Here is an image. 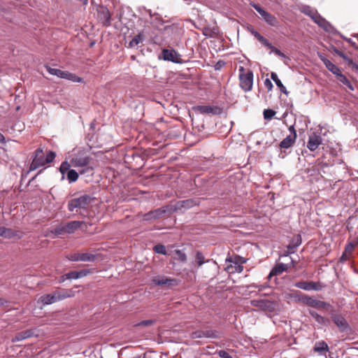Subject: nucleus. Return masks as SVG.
Listing matches in <instances>:
<instances>
[{"label": "nucleus", "mask_w": 358, "mask_h": 358, "mask_svg": "<svg viewBox=\"0 0 358 358\" xmlns=\"http://www.w3.org/2000/svg\"><path fill=\"white\" fill-rule=\"evenodd\" d=\"M94 200V198L89 194H82L69 199L67 203V209L71 213L86 212Z\"/></svg>", "instance_id": "f257e3e1"}, {"label": "nucleus", "mask_w": 358, "mask_h": 358, "mask_svg": "<svg viewBox=\"0 0 358 358\" xmlns=\"http://www.w3.org/2000/svg\"><path fill=\"white\" fill-rule=\"evenodd\" d=\"M76 292L71 289H60L46 294V305L52 304L67 298H71L75 296Z\"/></svg>", "instance_id": "f03ea898"}, {"label": "nucleus", "mask_w": 358, "mask_h": 358, "mask_svg": "<svg viewBox=\"0 0 358 358\" xmlns=\"http://www.w3.org/2000/svg\"><path fill=\"white\" fill-rule=\"evenodd\" d=\"M91 157L89 156H74L73 157L69 164L75 168H83L80 171V174L92 173L93 169L90 166Z\"/></svg>", "instance_id": "7ed1b4c3"}, {"label": "nucleus", "mask_w": 358, "mask_h": 358, "mask_svg": "<svg viewBox=\"0 0 358 358\" xmlns=\"http://www.w3.org/2000/svg\"><path fill=\"white\" fill-rule=\"evenodd\" d=\"M331 320L341 332H349L351 327L346 320L345 316L333 308L329 313Z\"/></svg>", "instance_id": "20e7f679"}, {"label": "nucleus", "mask_w": 358, "mask_h": 358, "mask_svg": "<svg viewBox=\"0 0 358 358\" xmlns=\"http://www.w3.org/2000/svg\"><path fill=\"white\" fill-rule=\"evenodd\" d=\"M46 71L51 75L55 76L57 78L65 79L73 83H84L83 78L76 76L75 73H71L68 71H62L59 69L51 68L46 66Z\"/></svg>", "instance_id": "39448f33"}, {"label": "nucleus", "mask_w": 358, "mask_h": 358, "mask_svg": "<svg viewBox=\"0 0 358 358\" xmlns=\"http://www.w3.org/2000/svg\"><path fill=\"white\" fill-rule=\"evenodd\" d=\"M239 79L240 87L244 92H250L252 90L253 85V72L251 70H248L245 73L243 66L239 67Z\"/></svg>", "instance_id": "423d86ee"}, {"label": "nucleus", "mask_w": 358, "mask_h": 358, "mask_svg": "<svg viewBox=\"0 0 358 358\" xmlns=\"http://www.w3.org/2000/svg\"><path fill=\"white\" fill-rule=\"evenodd\" d=\"M250 6L259 14L262 19L264 20L268 25L273 27H278L279 22L273 15L265 10L259 4H257L253 1L250 2Z\"/></svg>", "instance_id": "0eeeda50"}, {"label": "nucleus", "mask_w": 358, "mask_h": 358, "mask_svg": "<svg viewBox=\"0 0 358 358\" xmlns=\"http://www.w3.org/2000/svg\"><path fill=\"white\" fill-rule=\"evenodd\" d=\"M71 165L67 161L62 163L59 167V171L62 175V178L66 176L69 183L76 182L78 178V173L74 169H71Z\"/></svg>", "instance_id": "6e6552de"}, {"label": "nucleus", "mask_w": 358, "mask_h": 358, "mask_svg": "<svg viewBox=\"0 0 358 358\" xmlns=\"http://www.w3.org/2000/svg\"><path fill=\"white\" fill-rule=\"evenodd\" d=\"M122 24H123L128 29L133 26L134 18H136L135 14L129 8L122 10L116 16Z\"/></svg>", "instance_id": "1a4fd4ad"}, {"label": "nucleus", "mask_w": 358, "mask_h": 358, "mask_svg": "<svg viewBox=\"0 0 358 358\" xmlns=\"http://www.w3.org/2000/svg\"><path fill=\"white\" fill-rule=\"evenodd\" d=\"M251 306L262 310L273 312L276 308V302L268 299H253L250 301Z\"/></svg>", "instance_id": "9d476101"}, {"label": "nucleus", "mask_w": 358, "mask_h": 358, "mask_svg": "<svg viewBox=\"0 0 358 358\" xmlns=\"http://www.w3.org/2000/svg\"><path fill=\"white\" fill-rule=\"evenodd\" d=\"M159 59H163L164 61L171 62L176 64H182L183 62L180 58V54L174 49H163L161 55L159 56Z\"/></svg>", "instance_id": "9b49d317"}, {"label": "nucleus", "mask_w": 358, "mask_h": 358, "mask_svg": "<svg viewBox=\"0 0 358 358\" xmlns=\"http://www.w3.org/2000/svg\"><path fill=\"white\" fill-rule=\"evenodd\" d=\"M318 27L324 29L325 31L336 34H339L336 29L320 13H318L313 20Z\"/></svg>", "instance_id": "f8f14e48"}, {"label": "nucleus", "mask_w": 358, "mask_h": 358, "mask_svg": "<svg viewBox=\"0 0 358 358\" xmlns=\"http://www.w3.org/2000/svg\"><path fill=\"white\" fill-rule=\"evenodd\" d=\"M295 287L303 289L305 291H320L322 289L324 286L321 284L320 282H314V281H298L294 284Z\"/></svg>", "instance_id": "ddd939ff"}, {"label": "nucleus", "mask_w": 358, "mask_h": 358, "mask_svg": "<svg viewBox=\"0 0 358 358\" xmlns=\"http://www.w3.org/2000/svg\"><path fill=\"white\" fill-rule=\"evenodd\" d=\"M90 273L89 269H82L80 271H72L61 275L59 280L60 283L64 282L66 280H77L87 276Z\"/></svg>", "instance_id": "4468645a"}, {"label": "nucleus", "mask_w": 358, "mask_h": 358, "mask_svg": "<svg viewBox=\"0 0 358 358\" xmlns=\"http://www.w3.org/2000/svg\"><path fill=\"white\" fill-rule=\"evenodd\" d=\"M97 15L99 20L105 27L111 25V14L108 8L105 6H101L97 8Z\"/></svg>", "instance_id": "2eb2a0df"}, {"label": "nucleus", "mask_w": 358, "mask_h": 358, "mask_svg": "<svg viewBox=\"0 0 358 358\" xmlns=\"http://www.w3.org/2000/svg\"><path fill=\"white\" fill-rule=\"evenodd\" d=\"M192 338H220V333L216 330L206 329V330H196L191 334Z\"/></svg>", "instance_id": "dca6fc26"}, {"label": "nucleus", "mask_w": 358, "mask_h": 358, "mask_svg": "<svg viewBox=\"0 0 358 358\" xmlns=\"http://www.w3.org/2000/svg\"><path fill=\"white\" fill-rule=\"evenodd\" d=\"M200 203L199 198H192L186 200L179 201L174 206L175 210H187Z\"/></svg>", "instance_id": "f3484780"}, {"label": "nucleus", "mask_w": 358, "mask_h": 358, "mask_svg": "<svg viewBox=\"0 0 358 358\" xmlns=\"http://www.w3.org/2000/svg\"><path fill=\"white\" fill-rule=\"evenodd\" d=\"M294 297L295 299V301L301 302V303H302L308 306L312 307V308H314L315 301L317 300L314 297L309 296H308L305 294H303L300 292H298V291L295 293Z\"/></svg>", "instance_id": "a211bd4d"}, {"label": "nucleus", "mask_w": 358, "mask_h": 358, "mask_svg": "<svg viewBox=\"0 0 358 358\" xmlns=\"http://www.w3.org/2000/svg\"><path fill=\"white\" fill-rule=\"evenodd\" d=\"M152 282L158 286H176L178 285V281L176 278H167L166 276H157L152 279Z\"/></svg>", "instance_id": "6ab92c4d"}, {"label": "nucleus", "mask_w": 358, "mask_h": 358, "mask_svg": "<svg viewBox=\"0 0 358 358\" xmlns=\"http://www.w3.org/2000/svg\"><path fill=\"white\" fill-rule=\"evenodd\" d=\"M145 29L138 31V34L129 42L126 47L128 48H134L138 46L139 43H143L145 39Z\"/></svg>", "instance_id": "aec40b11"}, {"label": "nucleus", "mask_w": 358, "mask_h": 358, "mask_svg": "<svg viewBox=\"0 0 358 358\" xmlns=\"http://www.w3.org/2000/svg\"><path fill=\"white\" fill-rule=\"evenodd\" d=\"M22 236V233L19 231H14L11 229L4 227H0V237L6 238H17L19 239Z\"/></svg>", "instance_id": "412c9836"}, {"label": "nucleus", "mask_w": 358, "mask_h": 358, "mask_svg": "<svg viewBox=\"0 0 358 358\" xmlns=\"http://www.w3.org/2000/svg\"><path fill=\"white\" fill-rule=\"evenodd\" d=\"M45 165V158L43 156V150L38 149L36 150V157L33 159L31 165L30 170L34 171L40 166Z\"/></svg>", "instance_id": "4be33fe9"}, {"label": "nucleus", "mask_w": 358, "mask_h": 358, "mask_svg": "<svg viewBox=\"0 0 358 358\" xmlns=\"http://www.w3.org/2000/svg\"><path fill=\"white\" fill-rule=\"evenodd\" d=\"M313 350L320 356H326L329 351V347L325 341H319L315 342Z\"/></svg>", "instance_id": "5701e85b"}, {"label": "nucleus", "mask_w": 358, "mask_h": 358, "mask_svg": "<svg viewBox=\"0 0 358 358\" xmlns=\"http://www.w3.org/2000/svg\"><path fill=\"white\" fill-rule=\"evenodd\" d=\"M322 137L319 135H316L315 134H313L310 135L308 138V142H307V148L310 151H315L319 145L322 143Z\"/></svg>", "instance_id": "b1692460"}, {"label": "nucleus", "mask_w": 358, "mask_h": 358, "mask_svg": "<svg viewBox=\"0 0 358 358\" xmlns=\"http://www.w3.org/2000/svg\"><path fill=\"white\" fill-rule=\"evenodd\" d=\"M301 243L302 238L300 234L294 236L287 247V252L288 254L294 253L295 250L301 244Z\"/></svg>", "instance_id": "393cba45"}, {"label": "nucleus", "mask_w": 358, "mask_h": 358, "mask_svg": "<svg viewBox=\"0 0 358 358\" xmlns=\"http://www.w3.org/2000/svg\"><path fill=\"white\" fill-rule=\"evenodd\" d=\"M310 315L315 320V321L318 323L319 324L327 327L330 324V320L327 317H325L319 313H317L316 311L310 310H309Z\"/></svg>", "instance_id": "a878e982"}, {"label": "nucleus", "mask_w": 358, "mask_h": 358, "mask_svg": "<svg viewBox=\"0 0 358 358\" xmlns=\"http://www.w3.org/2000/svg\"><path fill=\"white\" fill-rule=\"evenodd\" d=\"M299 10L301 13L308 16L312 20L319 13L316 8L308 5H301L299 6Z\"/></svg>", "instance_id": "bb28decb"}, {"label": "nucleus", "mask_w": 358, "mask_h": 358, "mask_svg": "<svg viewBox=\"0 0 358 358\" xmlns=\"http://www.w3.org/2000/svg\"><path fill=\"white\" fill-rule=\"evenodd\" d=\"M296 139V134L288 135L282 141H280V143H279V148L281 150V152H282V150L291 148L295 143Z\"/></svg>", "instance_id": "cd10ccee"}, {"label": "nucleus", "mask_w": 358, "mask_h": 358, "mask_svg": "<svg viewBox=\"0 0 358 358\" xmlns=\"http://www.w3.org/2000/svg\"><path fill=\"white\" fill-rule=\"evenodd\" d=\"M288 268L287 264L283 263L277 264L270 271L268 278H271L274 275H278L287 271Z\"/></svg>", "instance_id": "c85d7f7f"}, {"label": "nucleus", "mask_w": 358, "mask_h": 358, "mask_svg": "<svg viewBox=\"0 0 358 358\" xmlns=\"http://www.w3.org/2000/svg\"><path fill=\"white\" fill-rule=\"evenodd\" d=\"M198 111L202 114H217L220 108L215 106H199L197 107Z\"/></svg>", "instance_id": "c756f323"}, {"label": "nucleus", "mask_w": 358, "mask_h": 358, "mask_svg": "<svg viewBox=\"0 0 358 358\" xmlns=\"http://www.w3.org/2000/svg\"><path fill=\"white\" fill-rule=\"evenodd\" d=\"M81 226V222L80 221H71L66 223L64 227L66 233L71 234L76 231V229L80 228Z\"/></svg>", "instance_id": "7c9ffc66"}, {"label": "nucleus", "mask_w": 358, "mask_h": 358, "mask_svg": "<svg viewBox=\"0 0 358 358\" xmlns=\"http://www.w3.org/2000/svg\"><path fill=\"white\" fill-rule=\"evenodd\" d=\"M169 209V206H162L161 208H159L155 209L153 210H150V211H151V214L152 215L153 219L157 220V219L162 217L167 213Z\"/></svg>", "instance_id": "2f4dec72"}, {"label": "nucleus", "mask_w": 358, "mask_h": 358, "mask_svg": "<svg viewBox=\"0 0 358 358\" xmlns=\"http://www.w3.org/2000/svg\"><path fill=\"white\" fill-rule=\"evenodd\" d=\"M271 78L274 81L276 86L280 89V92L283 94H287L288 92L281 80L278 78L276 73L272 72L271 73Z\"/></svg>", "instance_id": "473e14b6"}, {"label": "nucleus", "mask_w": 358, "mask_h": 358, "mask_svg": "<svg viewBox=\"0 0 358 358\" xmlns=\"http://www.w3.org/2000/svg\"><path fill=\"white\" fill-rule=\"evenodd\" d=\"M213 262V259H206L203 253L199 251V250H197L196 252V255H195V262L197 264V268H199L200 266H201L203 264H204L205 263H208V262Z\"/></svg>", "instance_id": "72a5a7b5"}, {"label": "nucleus", "mask_w": 358, "mask_h": 358, "mask_svg": "<svg viewBox=\"0 0 358 358\" xmlns=\"http://www.w3.org/2000/svg\"><path fill=\"white\" fill-rule=\"evenodd\" d=\"M32 336L31 331H24L17 334L13 338L12 342L15 343L28 338Z\"/></svg>", "instance_id": "f704fd0d"}, {"label": "nucleus", "mask_w": 358, "mask_h": 358, "mask_svg": "<svg viewBox=\"0 0 358 358\" xmlns=\"http://www.w3.org/2000/svg\"><path fill=\"white\" fill-rule=\"evenodd\" d=\"M336 77L338 80L345 85L350 90L354 91L355 88L352 83L341 72Z\"/></svg>", "instance_id": "c9c22d12"}, {"label": "nucleus", "mask_w": 358, "mask_h": 358, "mask_svg": "<svg viewBox=\"0 0 358 358\" xmlns=\"http://www.w3.org/2000/svg\"><path fill=\"white\" fill-rule=\"evenodd\" d=\"M314 308L318 309H327V310H332L334 308L333 306L330 303L320 300H316Z\"/></svg>", "instance_id": "e433bc0d"}, {"label": "nucleus", "mask_w": 358, "mask_h": 358, "mask_svg": "<svg viewBox=\"0 0 358 358\" xmlns=\"http://www.w3.org/2000/svg\"><path fill=\"white\" fill-rule=\"evenodd\" d=\"M174 257L173 258L176 260H178L181 262H185L187 260V256L185 253L181 250L177 249L174 250Z\"/></svg>", "instance_id": "4c0bfd02"}, {"label": "nucleus", "mask_w": 358, "mask_h": 358, "mask_svg": "<svg viewBox=\"0 0 358 358\" xmlns=\"http://www.w3.org/2000/svg\"><path fill=\"white\" fill-rule=\"evenodd\" d=\"M96 256L91 253H80V262H93L96 260Z\"/></svg>", "instance_id": "58836bf2"}, {"label": "nucleus", "mask_w": 358, "mask_h": 358, "mask_svg": "<svg viewBox=\"0 0 358 358\" xmlns=\"http://www.w3.org/2000/svg\"><path fill=\"white\" fill-rule=\"evenodd\" d=\"M50 233L55 234V236H61L66 233L65 227L59 225L54 230H52L48 233L46 231V236H49Z\"/></svg>", "instance_id": "ea45409f"}, {"label": "nucleus", "mask_w": 358, "mask_h": 358, "mask_svg": "<svg viewBox=\"0 0 358 358\" xmlns=\"http://www.w3.org/2000/svg\"><path fill=\"white\" fill-rule=\"evenodd\" d=\"M345 62H348L349 66L354 69L356 72H358V64L352 61L347 55L344 53L342 57Z\"/></svg>", "instance_id": "a19ab883"}, {"label": "nucleus", "mask_w": 358, "mask_h": 358, "mask_svg": "<svg viewBox=\"0 0 358 358\" xmlns=\"http://www.w3.org/2000/svg\"><path fill=\"white\" fill-rule=\"evenodd\" d=\"M345 62H348L349 66L354 69L356 72H358V64L352 61L347 55L344 53L342 57Z\"/></svg>", "instance_id": "79ce46f5"}, {"label": "nucleus", "mask_w": 358, "mask_h": 358, "mask_svg": "<svg viewBox=\"0 0 358 358\" xmlns=\"http://www.w3.org/2000/svg\"><path fill=\"white\" fill-rule=\"evenodd\" d=\"M153 250L157 254H161L163 255H166V247L162 244H157L153 247Z\"/></svg>", "instance_id": "37998d69"}, {"label": "nucleus", "mask_w": 358, "mask_h": 358, "mask_svg": "<svg viewBox=\"0 0 358 358\" xmlns=\"http://www.w3.org/2000/svg\"><path fill=\"white\" fill-rule=\"evenodd\" d=\"M330 72L337 76L341 72V69L336 65L331 62L328 63V66L326 67Z\"/></svg>", "instance_id": "c03bdc74"}, {"label": "nucleus", "mask_w": 358, "mask_h": 358, "mask_svg": "<svg viewBox=\"0 0 358 358\" xmlns=\"http://www.w3.org/2000/svg\"><path fill=\"white\" fill-rule=\"evenodd\" d=\"M275 111H274L273 109H265L263 113L264 118L267 120H271L275 115Z\"/></svg>", "instance_id": "a18cd8bd"}, {"label": "nucleus", "mask_w": 358, "mask_h": 358, "mask_svg": "<svg viewBox=\"0 0 358 358\" xmlns=\"http://www.w3.org/2000/svg\"><path fill=\"white\" fill-rule=\"evenodd\" d=\"M56 157V153L53 151L46 152V165L53 162Z\"/></svg>", "instance_id": "49530a36"}, {"label": "nucleus", "mask_w": 358, "mask_h": 358, "mask_svg": "<svg viewBox=\"0 0 358 358\" xmlns=\"http://www.w3.org/2000/svg\"><path fill=\"white\" fill-rule=\"evenodd\" d=\"M155 322V321L153 320H143L140 322H138V323L135 324L134 326L136 327H139V326L147 327V326H151V325L154 324Z\"/></svg>", "instance_id": "de8ad7c7"}, {"label": "nucleus", "mask_w": 358, "mask_h": 358, "mask_svg": "<svg viewBox=\"0 0 358 358\" xmlns=\"http://www.w3.org/2000/svg\"><path fill=\"white\" fill-rule=\"evenodd\" d=\"M357 246V243L354 242L348 243L345 247V252L347 253H352Z\"/></svg>", "instance_id": "09e8293b"}, {"label": "nucleus", "mask_w": 358, "mask_h": 358, "mask_svg": "<svg viewBox=\"0 0 358 358\" xmlns=\"http://www.w3.org/2000/svg\"><path fill=\"white\" fill-rule=\"evenodd\" d=\"M80 253L78 252L71 254L68 257V259L71 262H79L80 261Z\"/></svg>", "instance_id": "8fccbe9b"}, {"label": "nucleus", "mask_w": 358, "mask_h": 358, "mask_svg": "<svg viewBox=\"0 0 358 358\" xmlns=\"http://www.w3.org/2000/svg\"><path fill=\"white\" fill-rule=\"evenodd\" d=\"M217 355L220 358H233L227 351L220 350L217 352Z\"/></svg>", "instance_id": "3c124183"}, {"label": "nucleus", "mask_w": 358, "mask_h": 358, "mask_svg": "<svg viewBox=\"0 0 358 358\" xmlns=\"http://www.w3.org/2000/svg\"><path fill=\"white\" fill-rule=\"evenodd\" d=\"M143 219L145 221H150V220H154L153 217H152V215L151 214V211H149V212H148L146 213H144L143 215Z\"/></svg>", "instance_id": "603ef678"}, {"label": "nucleus", "mask_w": 358, "mask_h": 358, "mask_svg": "<svg viewBox=\"0 0 358 358\" xmlns=\"http://www.w3.org/2000/svg\"><path fill=\"white\" fill-rule=\"evenodd\" d=\"M264 85L268 91H271L273 87L271 81L268 78H266L264 80Z\"/></svg>", "instance_id": "864d4df0"}, {"label": "nucleus", "mask_w": 358, "mask_h": 358, "mask_svg": "<svg viewBox=\"0 0 358 358\" xmlns=\"http://www.w3.org/2000/svg\"><path fill=\"white\" fill-rule=\"evenodd\" d=\"M248 30L251 33V34L253 35L257 39H258L262 36L258 31H257L252 27L248 28Z\"/></svg>", "instance_id": "5fc2aeb1"}, {"label": "nucleus", "mask_w": 358, "mask_h": 358, "mask_svg": "<svg viewBox=\"0 0 358 358\" xmlns=\"http://www.w3.org/2000/svg\"><path fill=\"white\" fill-rule=\"evenodd\" d=\"M275 53L277 56L281 57V58H285L286 55L278 48H275L274 50L272 52Z\"/></svg>", "instance_id": "6e6d98bb"}, {"label": "nucleus", "mask_w": 358, "mask_h": 358, "mask_svg": "<svg viewBox=\"0 0 358 358\" xmlns=\"http://www.w3.org/2000/svg\"><path fill=\"white\" fill-rule=\"evenodd\" d=\"M236 259H238L234 262V263L236 264H238L239 263L244 264L246 262V259L243 257H238ZM231 262H233V261H231Z\"/></svg>", "instance_id": "4d7b16f0"}, {"label": "nucleus", "mask_w": 358, "mask_h": 358, "mask_svg": "<svg viewBox=\"0 0 358 358\" xmlns=\"http://www.w3.org/2000/svg\"><path fill=\"white\" fill-rule=\"evenodd\" d=\"M38 306L42 308V306L45 304V296H41L39 301L37 302Z\"/></svg>", "instance_id": "13d9d810"}, {"label": "nucleus", "mask_w": 358, "mask_h": 358, "mask_svg": "<svg viewBox=\"0 0 358 358\" xmlns=\"http://www.w3.org/2000/svg\"><path fill=\"white\" fill-rule=\"evenodd\" d=\"M257 40L264 45H265V44L269 41L266 38H265L263 36H261Z\"/></svg>", "instance_id": "bf43d9fd"}, {"label": "nucleus", "mask_w": 358, "mask_h": 358, "mask_svg": "<svg viewBox=\"0 0 358 358\" xmlns=\"http://www.w3.org/2000/svg\"><path fill=\"white\" fill-rule=\"evenodd\" d=\"M343 39L345 41H346L348 43H349L350 44H351L353 47H356L357 46V44L355 42H354L351 38H346V37H343V36H341Z\"/></svg>", "instance_id": "052dcab7"}, {"label": "nucleus", "mask_w": 358, "mask_h": 358, "mask_svg": "<svg viewBox=\"0 0 358 358\" xmlns=\"http://www.w3.org/2000/svg\"><path fill=\"white\" fill-rule=\"evenodd\" d=\"M264 46H266V47H267L268 48L271 49V52H270V54H271V53L274 50V49L275 48V46H273V45H272V43H270L269 41H268V42H267V43L265 44V45H264Z\"/></svg>", "instance_id": "680f3d73"}, {"label": "nucleus", "mask_w": 358, "mask_h": 358, "mask_svg": "<svg viewBox=\"0 0 358 358\" xmlns=\"http://www.w3.org/2000/svg\"><path fill=\"white\" fill-rule=\"evenodd\" d=\"M264 46H266V47H267L268 48L271 49V52H270V54H271V53L274 50V49L275 48V46H273V45H272V43H270L269 41H268V42H267V43L265 44V45H264Z\"/></svg>", "instance_id": "e2e57ef3"}, {"label": "nucleus", "mask_w": 358, "mask_h": 358, "mask_svg": "<svg viewBox=\"0 0 358 358\" xmlns=\"http://www.w3.org/2000/svg\"><path fill=\"white\" fill-rule=\"evenodd\" d=\"M264 46H266V47H267L268 48L271 49V52H270V54H271V53L274 50V49L275 48V46H273V45H272V43H270L269 41H268V42H267V43L265 44V45H264Z\"/></svg>", "instance_id": "0e129e2a"}, {"label": "nucleus", "mask_w": 358, "mask_h": 358, "mask_svg": "<svg viewBox=\"0 0 358 358\" xmlns=\"http://www.w3.org/2000/svg\"><path fill=\"white\" fill-rule=\"evenodd\" d=\"M289 131H290V134H289V135H294V134H296V130H295V128H294V125H291V126L289 127Z\"/></svg>", "instance_id": "69168bd1"}, {"label": "nucleus", "mask_w": 358, "mask_h": 358, "mask_svg": "<svg viewBox=\"0 0 358 358\" xmlns=\"http://www.w3.org/2000/svg\"><path fill=\"white\" fill-rule=\"evenodd\" d=\"M334 52H335L337 55H338V56H339V57H342V55H344V52H342V51H341V50H338L337 48H334Z\"/></svg>", "instance_id": "338daca9"}, {"label": "nucleus", "mask_w": 358, "mask_h": 358, "mask_svg": "<svg viewBox=\"0 0 358 358\" xmlns=\"http://www.w3.org/2000/svg\"><path fill=\"white\" fill-rule=\"evenodd\" d=\"M6 141L5 136H3V134L0 133V143L3 145L6 143Z\"/></svg>", "instance_id": "774afa93"}]
</instances>
